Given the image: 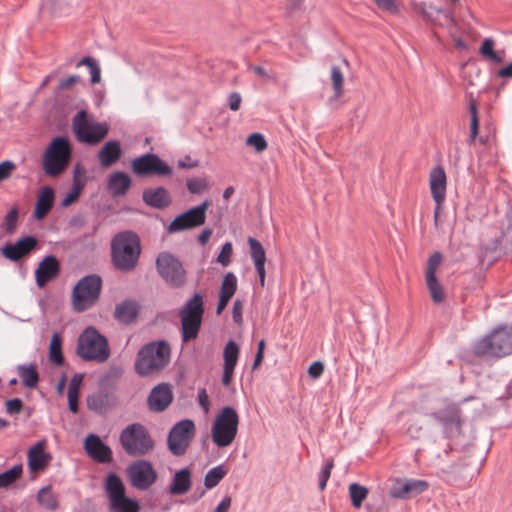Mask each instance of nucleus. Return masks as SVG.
<instances>
[{"instance_id": "obj_58", "label": "nucleus", "mask_w": 512, "mask_h": 512, "mask_svg": "<svg viewBox=\"0 0 512 512\" xmlns=\"http://www.w3.org/2000/svg\"><path fill=\"white\" fill-rule=\"evenodd\" d=\"M82 381H83L82 374H79V373L74 374L68 384L67 393H80V387H81Z\"/></svg>"}, {"instance_id": "obj_27", "label": "nucleus", "mask_w": 512, "mask_h": 512, "mask_svg": "<svg viewBox=\"0 0 512 512\" xmlns=\"http://www.w3.org/2000/svg\"><path fill=\"white\" fill-rule=\"evenodd\" d=\"M248 245L250 248V255L253 260L256 272L259 276V282L261 287L265 285V262H266V254L262 244L255 238H248Z\"/></svg>"}, {"instance_id": "obj_10", "label": "nucleus", "mask_w": 512, "mask_h": 512, "mask_svg": "<svg viewBox=\"0 0 512 512\" xmlns=\"http://www.w3.org/2000/svg\"><path fill=\"white\" fill-rule=\"evenodd\" d=\"M72 129L79 142L89 145H95L102 141L109 131L106 122L88 120L85 110H80L73 117Z\"/></svg>"}, {"instance_id": "obj_56", "label": "nucleus", "mask_w": 512, "mask_h": 512, "mask_svg": "<svg viewBox=\"0 0 512 512\" xmlns=\"http://www.w3.org/2000/svg\"><path fill=\"white\" fill-rule=\"evenodd\" d=\"M16 168V165L12 161H4L0 163V182L8 179L13 170Z\"/></svg>"}, {"instance_id": "obj_7", "label": "nucleus", "mask_w": 512, "mask_h": 512, "mask_svg": "<svg viewBox=\"0 0 512 512\" xmlns=\"http://www.w3.org/2000/svg\"><path fill=\"white\" fill-rule=\"evenodd\" d=\"M204 314L203 297L196 293L179 312L183 342L197 338Z\"/></svg>"}, {"instance_id": "obj_14", "label": "nucleus", "mask_w": 512, "mask_h": 512, "mask_svg": "<svg viewBox=\"0 0 512 512\" xmlns=\"http://www.w3.org/2000/svg\"><path fill=\"white\" fill-rule=\"evenodd\" d=\"M131 169L139 177H164L172 174V168L154 153H146L133 159Z\"/></svg>"}, {"instance_id": "obj_54", "label": "nucleus", "mask_w": 512, "mask_h": 512, "mask_svg": "<svg viewBox=\"0 0 512 512\" xmlns=\"http://www.w3.org/2000/svg\"><path fill=\"white\" fill-rule=\"evenodd\" d=\"M233 253V246L230 242H226L223 244L222 249L217 257L218 263L222 266L226 267L231 262V256Z\"/></svg>"}, {"instance_id": "obj_33", "label": "nucleus", "mask_w": 512, "mask_h": 512, "mask_svg": "<svg viewBox=\"0 0 512 512\" xmlns=\"http://www.w3.org/2000/svg\"><path fill=\"white\" fill-rule=\"evenodd\" d=\"M138 315V304L133 300H125L118 304L114 311V317L121 323L129 324Z\"/></svg>"}, {"instance_id": "obj_62", "label": "nucleus", "mask_w": 512, "mask_h": 512, "mask_svg": "<svg viewBox=\"0 0 512 512\" xmlns=\"http://www.w3.org/2000/svg\"><path fill=\"white\" fill-rule=\"evenodd\" d=\"M373 1L379 8H381L383 10H386V11H389L392 13L397 11L394 0H373Z\"/></svg>"}, {"instance_id": "obj_25", "label": "nucleus", "mask_w": 512, "mask_h": 512, "mask_svg": "<svg viewBox=\"0 0 512 512\" xmlns=\"http://www.w3.org/2000/svg\"><path fill=\"white\" fill-rule=\"evenodd\" d=\"M27 459L32 472L44 470L52 459L51 454L46 452V441L40 440L33 445L27 453Z\"/></svg>"}, {"instance_id": "obj_43", "label": "nucleus", "mask_w": 512, "mask_h": 512, "mask_svg": "<svg viewBox=\"0 0 512 512\" xmlns=\"http://www.w3.org/2000/svg\"><path fill=\"white\" fill-rule=\"evenodd\" d=\"M348 491L354 508H360L369 493L368 488L355 482L349 485Z\"/></svg>"}, {"instance_id": "obj_52", "label": "nucleus", "mask_w": 512, "mask_h": 512, "mask_svg": "<svg viewBox=\"0 0 512 512\" xmlns=\"http://www.w3.org/2000/svg\"><path fill=\"white\" fill-rule=\"evenodd\" d=\"M442 255L440 252H434L428 259L426 277H435L436 270L441 264Z\"/></svg>"}, {"instance_id": "obj_3", "label": "nucleus", "mask_w": 512, "mask_h": 512, "mask_svg": "<svg viewBox=\"0 0 512 512\" xmlns=\"http://www.w3.org/2000/svg\"><path fill=\"white\" fill-rule=\"evenodd\" d=\"M170 346L165 341L145 345L137 355L135 369L141 376H148L162 370L170 360Z\"/></svg>"}, {"instance_id": "obj_9", "label": "nucleus", "mask_w": 512, "mask_h": 512, "mask_svg": "<svg viewBox=\"0 0 512 512\" xmlns=\"http://www.w3.org/2000/svg\"><path fill=\"white\" fill-rule=\"evenodd\" d=\"M102 280L97 275L81 278L72 291V305L75 311L83 312L91 308L98 300Z\"/></svg>"}, {"instance_id": "obj_39", "label": "nucleus", "mask_w": 512, "mask_h": 512, "mask_svg": "<svg viewBox=\"0 0 512 512\" xmlns=\"http://www.w3.org/2000/svg\"><path fill=\"white\" fill-rule=\"evenodd\" d=\"M493 47L494 41L491 38H486L482 41V60H486L491 64H500L504 60V52L495 51Z\"/></svg>"}, {"instance_id": "obj_5", "label": "nucleus", "mask_w": 512, "mask_h": 512, "mask_svg": "<svg viewBox=\"0 0 512 512\" xmlns=\"http://www.w3.org/2000/svg\"><path fill=\"white\" fill-rule=\"evenodd\" d=\"M77 354L84 360L103 363L110 357L108 341L94 327H87L78 338Z\"/></svg>"}, {"instance_id": "obj_16", "label": "nucleus", "mask_w": 512, "mask_h": 512, "mask_svg": "<svg viewBox=\"0 0 512 512\" xmlns=\"http://www.w3.org/2000/svg\"><path fill=\"white\" fill-rule=\"evenodd\" d=\"M127 474L131 485L138 490L149 489L157 480V472L147 460H138L129 465Z\"/></svg>"}, {"instance_id": "obj_63", "label": "nucleus", "mask_w": 512, "mask_h": 512, "mask_svg": "<svg viewBox=\"0 0 512 512\" xmlns=\"http://www.w3.org/2000/svg\"><path fill=\"white\" fill-rule=\"evenodd\" d=\"M69 410L72 413L78 412L79 393H67Z\"/></svg>"}, {"instance_id": "obj_59", "label": "nucleus", "mask_w": 512, "mask_h": 512, "mask_svg": "<svg viewBox=\"0 0 512 512\" xmlns=\"http://www.w3.org/2000/svg\"><path fill=\"white\" fill-rule=\"evenodd\" d=\"M242 311H243V303L239 299H236L234 301L233 307H232V318L236 324L242 323V320H243L242 319Z\"/></svg>"}, {"instance_id": "obj_64", "label": "nucleus", "mask_w": 512, "mask_h": 512, "mask_svg": "<svg viewBox=\"0 0 512 512\" xmlns=\"http://www.w3.org/2000/svg\"><path fill=\"white\" fill-rule=\"evenodd\" d=\"M232 499L230 496H225L217 505L213 512H228L231 506Z\"/></svg>"}, {"instance_id": "obj_50", "label": "nucleus", "mask_w": 512, "mask_h": 512, "mask_svg": "<svg viewBox=\"0 0 512 512\" xmlns=\"http://www.w3.org/2000/svg\"><path fill=\"white\" fill-rule=\"evenodd\" d=\"M246 144L250 147H253L258 153L263 152L268 147V143L265 140V137L258 132L249 135L246 139Z\"/></svg>"}, {"instance_id": "obj_32", "label": "nucleus", "mask_w": 512, "mask_h": 512, "mask_svg": "<svg viewBox=\"0 0 512 512\" xmlns=\"http://www.w3.org/2000/svg\"><path fill=\"white\" fill-rule=\"evenodd\" d=\"M142 198L148 206L156 209L165 208L171 202L169 193L164 187L146 189L143 191Z\"/></svg>"}, {"instance_id": "obj_21", "label": "nucleus", "mask_w": 512, "mask_h": 512, "mask_svg": "<svg viewBox=\"0 0 512 512\" xmlns=\"http://www.w3.org/2000/svg\"><path fill=\"white\" fill-rule=\"evenodd\" d=\"M60 262L54 255H47L38 264L35 270V281L39 288L54 280L60 273Z\"/></svg>"}, {"instance_id": "obj_57", "label": "nucleus", "mask_w": 512, "mask_h": 512, "mask_svg": "<svg viewBox=\"0 0 512 512\" xmlns=\"http://www.w3.org/2000/svg\"><path fill=\"white\" fill-rule=\"evenodd\" d=\"M23 403L19 398L6 401V412L10 415L18 414L22 409Z\"/></svg>"}, {"instance_id": "obj_45", "label": "nucleus", "mask_w": 512, "mask_h": 512, "mask_svg": "<svg viewBox=\"0 0 512 512\" xmlns=\"http://www.w3.org/2000/svg\"><path fill=\"white\" fill-rule=\"evenodd\" d=\"M239 357V347L236 342L230 340L224 347V367L235 368Z\"/></svg>"}, {"instance_id": "obj_44", "label": "nucleus", "mask_w": 512, "mask_h": 512, "mask_svg": "<svg viewBox=\"0 0 512 512\" xmlns=\"http://www.w3.org/2000/svg\"><path fill=\"white\" fill-rule=\"evenodd\" d=\"M426 286L434 303L439 304L445 300L446 293L437 277H426Z\"/></svg>"}, {"instance_id": "obj_38", "label": "nucleus", "mask_w": 512, "mask_h": 512, "mask_svg": "<svg viewBox=\"0 0 512 512\" xmlns=\"http://www.w3.org/2000/svg\"><path fill=\"white\" fill-rule=\"evenodd\" d=\"M37 502L50 511L58 508V496L52 491L51 485L44 486L38 491Z\"/></svg>"}, {"instance_id": "obj_18", "label": "nucleus", "mask_w": 512, "mask_h": 512, "mask_svg": "<svg viewBox=\"0 0 512 512\" xmlns=\"http://www.w3.org/2000/svg\"><path fill=\"white\" fill-rule=\"evenodd\" d=\"M117 404V396L112 391L102 387L89 394L86 398L87 408L98 415H106L116 408Z\"/></svg>"}, {"instance_id": "obj_6", "label": "nucleus", "mask_w": 512, "mask_h": 512, "mask_svg": "<svg viewBox=\"0 0 512 512\" xmlns=\"http://www.w3.org/2000/svg\"><path fill=\"white\" fill-rule=\"evenodd\" d=\"M71 158V145L66 137L54 138L43 155V170L46 175L56 177L68 166Z\"/></svg>"}, {"instance_id": "obj_60", "label": "nucleus", "mask_w": 512, "mask_h": 512, "mask_svg": "<svg viewBox=\"0 0 512 512\" xmlns=\"http://www.w3.org/2000/svg\"><path fill=\"white\" fill-rule=\"evenodd\" d=\"M323 371L324 365L320 361L312 363L308 368V374L313 379L319 378L322 375Z\"/></svg>"}, {"instance_id": "obj_31", "label": "nucleus", "mask_w": 512, "mask_h": 512, "mask_svg": "<svg viewBox=\"0 0 512 512\" xmlns=\"http://www.w3.org/2000/svg\"><path fill=\"white\" fill-rule=\"evenodd\" d=\"M420 12L425 19L435 22L440 26H450L454 23L451 13L445 9L437 8L432 5L426 6V4L423 3L420 6Z\"/></svg>"}, {"instance_id": "obj_55", "label": "nucleus", "mask_w": 512, "mask_h": 512, "mask_svg": "<svg viewBox=\"0 0 512 512\" xmlns=\"http://www.w3.org/2000/svg\"><path fill=\"white\" fill-rule=\"evenodd\" d=\"M334 466L333 460L330 459L327 461V463L323 466L319 473V488L320 490H324L327 484V481L330 478L332 468Z\"/></svg>"}, {"instance_id": "obj_20", "label": "nucleus", "mask_w": 512, "mask_h": 512, "mask_svg": "<svg viewBox=\"0 0 512 512\" xmlns=\"http://www.w3.org/2000/svg\"><path fill=\"white\" fill-rule=\"evenodd\" d=\"M38 241L34 236H25L15 243H7L1 248V254L10 261H18L36 249Z\"/></svg>"}, {"instance_id": "obj_51", "label": "nucleus", "mask_w": 512, "mask_h": 512, "mask_svg": "<svg viewBox=\"0 0 512 512\" xmlns=\"http://www.w3.org/2000/svg\"><path fill=\"white\" fill-rule=\"evenodd\" d=\"M17 219H18V210L17 208H12L8 211L4 220V228L7 233L12 234L16 230L17 227Z\"/></svg>"}, {"instance_id": "obj_37", "label": "nucleus", "mask_w": 512, "mask_h": 512, "mask_svg": "<svg viewBox=\"0 0 512 512\" xmlns=\"http://www.w3.org/2000/svg\"><path fill=\"white\" fill-rule=\"evenodd\" d=\"M17 372L21 378L22 384L27 388H34L39 381V374L35 364H22L17 366Z\"/></svg>"}, {"instance_id": "obj_40", "label": "nucleus", "mask_w": 512, "mask_h": 512, "mask_svg": "<svg viewBox=\"0 0 512 512\" xmlns=\"http://www.w3.org/2000/svg\"><path fill=\"white\" fill-rule=\"evenodd\" d=\"M110 512H139V503L131 498L125 496L109 502Z\"/></svg>"}, {"instance_id": "obj_8", "label": "nucleus", "mask_w": 512, "mask_h": 512, "mask_svg": "<svg viewBox=\"0 0 512 512\" xmlns=\"http://www.w3.org/2000/svg\"><path fill=\"white\" fill-rule=\"evenodd\" d=\"M124 451L130 456H143L153 449V441L140 423H133L122 430L119 437Z\"/></svg>"}, {"instance_id": "obj_30", "label": "nucleus", "mask_w": 512, "mask_h": 512, "mask_svg": "<svg viewBox=\"0 0 512 512\" xmlns=\"http://www.w3.org/2000/svg\"><path fill=\"white\" fill-rule=\"evenodd\" d=\"M86 184V170L80 164H76L73 170V185L69 193L62 200V206L67 207L76 201Z\"/></svg>"}, {"instance_id": "obj_24", "label": "nucleus", "mask_w": 512, "mask_h": 512, "mask_svg": "<svg viewBox=\"0 0 512 512\" xmlns=\"http://www.w3.org/2000/svg\"><path fill=\"white\" fill-rule=\"evenodd\" d=\"M172 399L173 393L169 384L161 383L151 390L148 405L151 411L162 412L170 405Z\"/></svg>"}, {"instance_id": "obj_41", "label": "nucleus", "mask_w": 512, "mask_h": 512, "mask_svg": "<svg viewBox=\"0 0 512 512\" xmlns=\"http://www.w3.org/2000/svg\"><path fill=\"white\" fill-rule=\"evenodd\" d=\"M228 470L223 465H217L210 469L204 477V486L206 489H212L216 487L220 481L226 476Z\"/></svg>"}, {"instance_id": "obj_15", "label": "nucleus", "mask_w": 512, "mask_h": 512, "mask_svg": "<svg viewBox=\"0 0 512 512\" xmlns=\"http://www.w3.org/2000/svg\"><path fill=\"white\" fill-rule=\"evenodd\" d=\"M209 206L210 202L205 200L200 205L179 214L169 224L168 232L177 233L204 224L206 220V211Z\"/></svg>"}, {"instance_id": "obj_35", "label": "nucleus", "mask_w": 512, "mask_h": 512, "mask_svg": "<svg viewBox=\"0 0 512 512\" xmlns=\"http://www.w3.org/2000/svg\"><path fill=\"white\" fill-rule=\"evenodd\" d=\"M104 488L109 502L125 496V486L121 478L115 473H110L107 476Z\"/></svg>"}, {"instance_id": "obj_12", "label": "nucleus", "mask_w": 512, "mask_h": 512, "mask_svg": "<svg viewBox=\"0 0 512 512\" xmlns=\"http://www.w3.org/2000/svg\"><path fill=\"white\" fill-rule=\"evenodd\" d=\"M156 269L162 279L174 288L186 283V271L180 260L169 252H161L156 258Z\"/></svg>"}, {"instance_id": "obj_19", "label": "nucleus", "mask_w": 512, "mask_h": 512, "mask_svg": "<svg viewBox=\"0 0 512 512\" xmlns=\"http://www.w3.org/2000/svg\"><path fill=\"white\" fill-rule=\"evenodd\" d=\"M444 428L447 436L459 434L461 417L459 408L455 404H448L443 409L430 414Z\"/></svg>"}, {"instance_id": "obj_28", "label": "nucleus", "mask_w": 512, "mask_h": 512, "mask_svg": "<svg viewBox=\"0 0 512 512\" xmlns=\"http://www.w3.org/2000/svg\"><path fill=\"white\" fill-rule=\"evenodd\" d=\"M121 155V145L117 140L106 142L97 153L99 163L103 168H109L114 165L121 158Z\"/></svg>"}, {"instance_id": "obj_42", "label": "nucleus", "mask_w": 512, "mask_h": 512, "mask_svg": "<svg viewBox=\"0 0 512 512\" xmlns=\"http://www.w3.org/2000/svg\"><path fill=\"white\" fill-rule=\"evenodd\" d=\"M62 341L59 333H54L51 338V342L49 345V360L55 365H62L64 362V357L62 355Z\"/></svg>"}, {"instance_id": "obj_23", "label": "nucleus", "mask_w": 512, "mask_h": 512, "mask_svg": "<svg viewBox=\"0 0 512 512\" xmlns=\"http://www.w3.org/2000/svg\"><path fill=\"white\" fill-rule=\"evenodd\" d=\"M428 488V483L424 480H397L390 490L393 498L406 499L417 495Z\"/></svg>"}, {"instance_id": "obj_26", "label": "nucleus", "mask_w": 512, "mask_h": 512, "mask_svg": "<svg viewBox=\"0 0 512 512\" xmlns=\"http://www.w3.org/2000/svg\"><path fill=\"white\" fill-rule=\"evenodd\" d=\"M248 245L250 248V255L253 260L256 272L259 276V282L261 287L265 285V262H266V254L262 244L255 238H248Z\"/></svg>"}, {"instance_id": "obj_36", "label": "nucleus", "mask_w": 512, "mask_h": 512, "mask_svg": "<svg viewBox=\"0 0 512 512\" xmlns=\"http://www.w3.org/2000/svg\"><path fill=\"white\" fill-rule=\"evenodd\" d=\"M53 200V190L50 187L42 188L35 208V217L37 219H42L46 216L53 205Z\"/></svg>"}, {"instance_id": "obj_13", "label": "nucleus", "mask_w": 512, "mask_h": 512, "mask_svg": "<svg viewBox=\"0 0 512 512\" xmlns=\"http://www.w3.org/2000/svg\"><path fill=\"white\" fill-rule=\"evenodd\" d=\"M195 435V424L190 419L177 422L169 431L167 445L169 451L175 456L185 454L191 440Z\"/></svg>"}, {"instance_id": "obj_47", "label": "nucleus", "mask_w": 512, "mask_h": 512, "mask_svg": "<svg viewBox=\"0 0 512 512\" xmlns=\"http://www.w3.org/2000/svg\"><path fill=\"white\" fill-rule=\"evenodd\" d=\"M331 81L334 90V96L330 98V101H333L340 98L343 94L344 77L338 66H332L331 68Z\"/></svg>"}, {"instance_id": "obj_48", "label": "nucleus", "mask_w": 512, "mask_h": 512, "mask_svg": "<svg viewBox=\"0 0 512 512\" xmlns=\"http://www.w3.org/2000/svg\"><path fill=\"white\" fill-rule=\"evenodd\" d=\"M236 289L237 278L232 272H229L223 278L219 295L231 299L235 294Z\"/></svg>"}, {"instance_id": "obj_11", "label": "nucleus", "mask_w": 512, "mask_h": 512, "mask_svg": "<svg viewBox=\"0 0 512 512\" xmlns=\"http://www.w3.org/2000/svg\"><path fill=\"white\" fill-rule=\"evenodd\" d=\"M512 354V326H499L482 339V355L504 357Z\"/></svg>"}, {"instance_id": "obj_22", "label": "nucleus", "mask_w": 512, "mask_h": 512, "mask_svg": "<svg viewBox=\"0 0 512 512\" xmlns=\"http://www.w3.org/2000/svg\"><path fill=\"white\" fill-rule=\"evenodd\" d=\"M86 453L99 463H110L112 461V450L98 435L89 434L84 441Z\"/></svg>"}, {"instance_id": "obj_61", "label": "nucleus", "mask_w": 512, "mask_h": 512, "mask_svg": "<svg viewBox=\"0 0 512 512\" xmlns=\"http://www.w3.org/2000/svg\"><path fill=\"white\" fill-rule=\"evenodd\" d=\"M242 98L238 92H232L228 97L229 108L232 111H237L240 107Z\"/></svg>"}, {"instance_id": "obj_49", "label": "nucleus", "mask_w": 512, "mask_h": 512, "mask_svg": "<svg viewBox=\"0 0 512 512\" xmlns=\"http://www.w3.org/2000/svg\"><path fill=\"white\" fill-rule=\"evenodd\" d=\"M22 474V465H15L0 474V488L13 484Z\"/></svg>"}, {"instance_id": "obj_29", "label": "nucleus", "mask_w": 512, "mask_h": 512, "mask_svg": "<svg viewBox=\"0 0 512 512\" xmlns=\"http://www.w3.org/2000/svg\"><path fill=\"white\" fill-rule=\"evenodd\" d=\"M191 486V470L186 467L174 473L168 491L171 495H184L191 489Z\"/></svg>"}, {"instance_id": "obj_2", "label": "nucleus", "mask_w": 512, "mask_h": 512, "mask_svg": "<svg viewBox=\"0 0 512 512\" xmlns=\"http://www.w3.org/2000/svg\"><path fill=\"white\" fill-rule=\"evenodd\" d=\"M461 77L463 86L466 90L468 98V109L471 115L470 133L467 139L469 145L474 144L478 135L479 118H478V99L480 97V89L477 87L479 68L475 61H468L461 66Z\"/></svg>"}, {"instance_id": "obj_34", "label": "nucleus", "mask_w": 512, "mask_h": 512, "mask_svg": "<svg viewBox=\"0 0 512 512\" xmlns=\"http://www.w3.org/2000/svg\"><path fill=\"white\" fill-rule=\"evenodd\" d=\"M131 186L130 177L124 172H114L110 175L108 189L113 196H123Z\"/></svg>"}, {"instance_id": "obj_4", "label": "nucleus", "mask_w": 512, "mask_h": 512, "mask_svg": "<svg viewBox=\"0 0 512 512\" xmlns=\"http://www.w3.org/2000/svg\"><path fill=\"white\" fill-rule=\"evenodd\" d=\"M239 426V415L231 406L223 407L211 427L212 442L220 448L230 446L235 440Z\"/></svg>"}, {"instance_id": "obj_46", "label": "nucleus", "mask_w": 512, "mask_h": 512, "mask_svg": "<svg viewBox=\"0 0 512 512\" xmlns=\"http://www.w3.org/2000/svg\"><path fill=\"white\" fill-rule=\"evenodd\" d=\"M80 66H86L89 68L90 74H91L90 82L92 84H96L101 81V69H100V66L98 65L97 61L94 58H92L90 56H86V57L82 58L77 63V67H80Z\"/></svg>"}, {"instance_id": "obj_17", "label": "nucleus", "mask_w": 512, "mask_h": 512, "mask_svg": "<svg viewBox=\"0 0 512 512\" xmlns=\"http://www.w3.org/2000/svg\"><path fill=\"white\" fill-rule=\"evenodd\" d=\"M447 177L442 166L434 167L429 176L431 195L435 201L434 222L437 225L442 204L446 198Z\"/></svg>"}, {"instance_id": "obj_53", "label": "nucleus", "mask_w": 512, "mask_h": 512, "mask_svg": "<svg viewBox=\"0 0 512 512\" xmlns=\"http://www.w3.org/2000/svg\"><path fill=\"white\" fill-rule=\"evenodd\" d=\"M208 188V184L203 178H193L187 181V189L192 194H200Z\"/></svg>"}, {"instance_id": "obj_1", "label": "nucleus", "mask_w": 512, "mask_h": 512, "mask_svg": "<svg viewBox=\"0 0 512 512\" xmlns=\"http://www.w3.org/2000/svg\"><path fill=\"white\" fill-rule=\"evenodd\" d=\"M141 253L140 239L131 231L120 232L111 242V259L116 269L129 272L138 265Z\"/></svg>"}]
</instances>
